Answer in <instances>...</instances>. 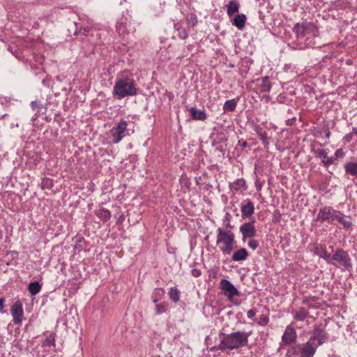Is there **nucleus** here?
<instances>
[{
	"label": "nucleus",
	"instance_id": "473e14b6",
	"mask_svg": "<svg viewBox=\"0 0 357 357\" xmlns=\"http://www.w3.org/2000/svg\"><path fill=\"white\" fill-rule=\"evenodd\" d=\"M54 337L52 335H49L48 337H47V338L45 339L43 344L45 346H51V345H54Z\"/></svg>",
	"mask_w": 357,
	"mask_h": 357
},
{
	"label": "nucleus",
	"instance_id": "4c0bfd02",
	"mask_svg": "<svg viewBox=\"0 0 357 357\" xmlns=\"http://www.w3.org/2000/svg\"><path fill=\"white\" fill-rule=\"evenodd\" d=\"M248 244L252 250H255L259 246L258 242L255 240H250Z\"/></svg>",
	"mask_w": 357,
	"mask_h": 357
},
{
	"label": "nucleus",
	"instance_id": "9b49d317",
	"mask_svg": "<svg viewBox=\"0 0 357 357\" xmlns=\"http://www.w3.org/2000/svg\"><path fill=\"white\" fill-rule=\"evenodd\" d=\"M317 345L310 340L300 346L302 357H312L317 351Z\"/></svg>",
	"mask_w": 357,
	"mask_h": 357
},
{
	"label": "nucleus",
	"instance_id": "c03bdc74",
	"mask_svg": "<svg viewBox=\"0 0 357 357\" xmlns=\"http://www.w3.org/2000/svg\"><path fill=\"white\" fill-rule=\"evenodd\" d=\"M4 302H5L4 298H0V312H1V313L4 312V311H3Z\"/></svg>",
	"mask_w": 357,
	"mask_h": 357
},
{
	"label": "nucleus",
	"instance_id": "aec40b11",
	"mask_svg": "<svg viewBox=\"0 0 357 357\" xmlns=\"http://www.w3.org/2000/svg\"><path fill=\"white\" fill-rule=\"evenodd\" d=\"M188 110L193 119L204 121L206 118V115L204 110H197L194 107H190Z\"/></svg>",
	"mask_w": 357,
	"mask_h": 357
},
{
	"label": "nucleus",
	"instance_id": "f03ea898",
	"mask_svg": "<svg viewBox=\"0 0 357 357\" xmlns=\"http://www.w3.org/2000/svg\"><path fill=\"white\" fill-rule=\"evenodd\" d=\"M216 244L224 255H230L233 250L236 248L234 233L231 230L218 228Z\"/></svg>",
	"mask_w": 357,
	"mask_h": 357
},
{
	"label": "nucleus",
	"instance_id": "72a5a7b5",
	"mask_svg": "<svg viewBox=\"0 0 357 357\" xmlns=\"http://www.w3.org/2000/svg\"><path fill=\"white\" fill-rule=\"evenodd\" d=\"M316 156L324 160L325 158H327L328 153L326 152V151L323 149H318L315 152Z\"/></svg>",
	"mask_w": 357,
	"mask_h": 357
},
{
	"label": "nucleus",
	"instance_id": "c85d7f7f",
	"mask_svg": "<svg viewBox=\"0 0 357 357\" xmlns=\"http://www.w3.org/2000/svg\"><path fill=\"white\" fill-rule=\"evenodd\" d=\"M165 294V291L163 289L158 288L155 289L153 296L152 301L153 303H157Z\"/></svg>",
	"mask_w": 357,
	"mask_h": 357
},
{
	"label": "nucleus",
	"instance_id": "3c124183",
	"mask_svg": "<svg viewBox=\"0 0 357 357\" xmlns=\"http://www.w3.org/2000/svg\"><path fill=\"white\" fill-rule=\"evenodd\" d=\"M329 136H330V132H328L326 133V137H329Z\"/></svg>",
	"mask_w": 357,
	"mask_h": 357
},
{
	"label": "nucleus",
	"instance_id": "39448f33",
	"mask_svg": "<svg viewBox=\"0 0 357 357\" xmlns=\"http://www.w3.org/2000/svg\"><path fill=\"white\" fill-rule=\"evenodd\" d=\"M220 288L223 292L224 295L231 301L234 296H238L240 292L231 284V282L226 279H222L220 282Z\"/></svg>",
	"mask_w": 357,
	"mask_h": 357
},
{
	"label": "nucleus",
	"instance_id": "b1692460",
	"mask_svg": "<svg viewBox=\"0 0 357 357\" xmlns=\"http://www.w3.org/2000/svg\"><path fill=\"white\" fill-rule=\"evenodd\" d=\"M97 216L104 222L109 220L111 218V213L108 209L106 208H100L98 213Z\"/></svg>",
	"mask_w": 357,
	"mask_h": 357
},
{
	"label": "nucleus",
	"instance_id": "393cba45",
	"mask_svg": "<svg viewBox=\"0 0 357 357\" xmlns=\"http://www.w3.org/2000/svg\"><path fill=\"white\" fill-rule=\"evenodd\" d=\"M28 289L32 296L36 295L41 290V285L38 282H33L29 284Z\"/></svg>",
	"mask_w": 357,
	"mask_h": 357
},
{
	"label": "nucleus",
	"instance_id": "cd10ccee",
	"mask_svg": "<svg viewBox=\"0 0 357 357\" xmlns=\"http://www.w3.org/2000/svg\"><path fill=\"white\" fill-rule=\"evenodd\" d=\"M169 296L170 299L173 302L176 303L179 301L180 292L176 288L171 287L169 289Z\"/></svg>",
	"mask_w": 357,
	"mask_h": 357
},
{
	"label": "nucleus",
	"instance_id": "de8ad7c7",
	"mask_svg": "<svg viewBox=\"0 0 357 357\" xmlns=\"http://www.w3.org/2000/svg\"><path fill=\"white\" fill-rule=\"evenodd\" d=\"M351 133H353V135H357V128H353Z\"/></svg>",
	"mask_w": 357,
	"mask_h": 357
},
{
	"label": "nucleus",
	"instance_id": "a19ab883",
	"mask_svg": "<svg viewBox=\"0 0 357 357\" xmlns=\"http://www.w3.org/2000/svg\"><path fill=\"white\" fill-rule=\"evenodd\" d=\"M256 314V311L253 309H251L250 310L248 311V313H247V316L249 319H253V318L255 317Z\"/></svg>",
	"mask_w": 357,
	"mask_h": 357
},
{
	"label": "nucleus",
	"instance_id": "8fccbe9b",
	"mask_svg": "<svg viewBox=\"0 0 357 357\" xmlns=\"http://www.w3.org/2000/svg\"><path fill=\"white\" fill-rule=\"evenodd\" d=\"M247 146V142H243V144H242V146L243 147H245Z\"/></svg>",
	"mask_w": 357,
	"mask_h": 357
},
{
	"label": "nucleus",
	"instance_id": "20e7f679",
	"mask_svg": "<svg viewBox=\"0 0 357 357\" xmlns=\"http://www.w3.org/2000/svg\"><path fill=\"white\" fill-rule=\"evenodd\" d=\"M129 124V121L121 119L110 129L108 135L113 144L119 143L124 137L133 133L134 130L128 128Z\"/></svg>",
	"mask_w": 357,
	"mask_h": 357
},
{
	"label": "nucleus",
	"instance_id": "2f4dec72",
	"mask_svg": "<svg viewBox=\"0 0 357 357\" xmlns=\"http://www.w3.org/2000/svg\"><path fill=\"white\" fill-rule=\"evenodd\" d=\"M177 31H178V36L181 39H183V40L185 39L188 36V33H187V31H185V29L178 27Z\"/></svg>",
	"mask_w": 357,
	"mask_h": 357
},
{
	"label": "nucleus",
	"instance_id": "79ce46f5",
	"mask_svg": "<svg viewBox=\"0 0 357 357\" xmlns=\"http://www.w3.org/2000/svg\"><path fill=\"white\" fill-rule=\"evenodd\" d=\"M342 225H343L344 229H349L351 226L352 223H351V222L344 219V220L342 221Z\"/></svg>",
	"mask_w": 357,
	"mask_h": 357
},
{
	"label": "nucleus",
	"instance_id": "0eeeda50",
	"mask_svg": "<svg viewBox=\"0 0 357 357\" xmlns=\"http://www.w3.org/2000/svg\"><path fill=\"white\" fill-rule=\"evenodd\" d=\"M10 313L15 324H21L23 319L24 310L22 303L17 300L12 305Z\"/></svg>",
	"mask_w": 357,
	"mask_h": 357
},
{
	"label": "nucleus",
	"instance_id": "bb28decb",
	"mask_svg": "<svg viewBox=\"0 0 357 357\" xmlns=\"http://www.w3.org/2000/svg\"><path fill=\"white\" fill-rule=\"evenodd\" d=\"M237 105V101L235 99L227 100L223 106L225 111L232 112L234 111Z\"/></svg>",
	"mask_w": 357,
	"mask_h": 357
},
{
	"label": "nucleus",
	"instance_id": "4468645a",
	"mask_svg": "<svg viewBox=\"0 0 357 357\" xmlns=\"http://www.w3.org/2000/svg\"><path fill=\"white\" fill-rule=\"evenodd\" d=\"M241 211L243 218L251 216L255 211L253 203L250 200L246 199L245 201V204H242Z\"/></svg>",
	"mask_w": 357,
	"mask_h": 357
},
{
	"label": "nucleus",
	"instance_id": "58836bf2",
	"mask_svg": "<svg viewBox=\"0 0 357 357\" xmlns=\"http://www.w3.org/2000/svg\"><path fill=\"white\" fill-rule=\"evenodd\" d=\"M297 354V350L295 347H292L290 349H289L287 352V356L288 357H293V355Z\"/></svg>",
	"mask_w": 357,
	"mask_h": 357
},
{
	"label": "nucleus",
	"instance_id": "5701e85b",
	"mask_svg": "<svg viewBox=\"0 0 357 357\" xmlns=\"http://www.w3.org/2000/svg\"><path fill=\"white\" fill-rule=\"evenodd\" d=\"M346 172L351 176H357V163L347 162L344 165Z\"/></svg>",
	"mask_w": 357,
	"mask_h": 357
},
{
	"label": "nucleus",
	"instance_id": "423d86ee",
	"mask_svg": "<svg viewBox=\"0 0 357 357\" xmlns=\"http://www.w3.org/2000/svg\"><path fill=\"white\" fill-rule=\"evenodd\" d=\"M337 211L334 210L330 206H324L319 211L317 215V221H328L331 224H334V218Z\"/></svg>",
	"mask_w": 357,
	"mask_h": 357
},
{
	"label": "nucleus",
	"instance_id": "a211bd4d",
	"mask_svg": "<svg viewBox=\"0 0 357 357\" xmlns=\"http://www.w3.org/2000/svg\"><path fill=\"white\" fill-rule=\"evenodd\" d=\"M230 188L236 192H243L247 188L245 181L243 178H238L230 184Z\"/></svg>",
	"mask_w": 357,
	"mask_h": 357
},
{
	"label": "nucleus",
	"instance_id": "c9c22d12",
	"mask_svg": "<svg viewBox=\"0 0 357 357\" xmlns=\"http://www.w3.org/2000/svg\"><path fill=\"white\" fill-rule=\"evenodd\" d=\"M344 219V218L343 214L342 213H340V211H337L335 216V218H334V224L336 222L342 224Z\"/></svg>",
	"mask_w": 357,
	"mask_h": 357
},
{
	"label": "nucleus",
	"instance_id": "6e6552de",
	"mask_svg": "<svg viewBox=\"0 0 357 357\" xmlns=\"http://www.w3.org/2000/svg\"><path fill=\"white\" fill-rule=\"evenodd\" d=\"M331 260L338 262L346 268H351V259L347 252L342 250H337L331 257Z\"/></svg>",
	"mask_w": 357,
	"mask_h": 357
},
{
	"label": "nucleus",
	"instance_id": "f8f14e48",
	"mask_svg": "<svg viewBox=\"0 0 357 357\" xmlns=\"http://www.w3.org/2000/svg\"><path fill=\"white\" fill-rule=\"evenodd\" d=\"M328 339L327 335L320 328H316L311 333L310 340L316 343L317 347L324 344Z\"/></svg>",
	"mask_w": 357,
	"mask_h": 357
},
{
	"label": "nucleus",
	"instance_id": "7ed1b4c3",
	"mask_svg": "<svg viewBox=\"0 0 357 357\" xmlns=\"http://www.w3.org/2000/svg\"><path fill=\"white\" fill-rule=\"evenodd\" d=\"M136 92L135 83L130 78L119 79L114 86L113 95L119 99L135 96Z\"/></svg>",
	"mask_w": 357,
	"mask_h": 357
},
{
	"label": "nucleus",
	"instance_id": "9d476101",
	"mask_svg": "<svg viewBox=\"0 0 357 357\" xmlns=\"http://www.w3.org/2000/svg\"><path fill=\"white\" fill-rule=\"evenodd\" d=\"M132 31L130 23L126 17H121L116 23V31L119 36L125 37Z\"/></svg>",
	"mask_w": 357,
	"mask_h": 357
},
{
	"label": "nucleus",
	"instance_id": "ddd939ff",
	"mask_svg": "<svg viewBox=\"0 0 357 357\" xmlns=\"http://www.w3.org/2000/svg\"><path fill=\"white\" fill-rule=\"evenodd\" d=\"M296 337L297 335L294 328L291 326H287L282 337V343L285 345H289L296 340Z\"/></svg>",
	"mask_w": 357,
	"mask_h": 357
},
{
	"label": "nucleus",
	"instance_id": "09e8293b",
	"mask_svg": "<svg viewBox=\"0 0 357 357\" xmlns=\"http://www.w3.org/2000/svg\"><path fill=\"white\" fill-rule=\"evenodd\" d=\"M89 29L88 27L84 29V33H86V32H89Z\"/></svg>",
	"mask_w": 357,
	"mask_h": 357
},
{
	"label": "nucleus",
	"instance_id": "e433bc0d",
	"mask_svg": "<svg viewBox=\"0 0 357 357\" xmlns=\"http://www.w3.org/2000/svg\"><path fill=\"white\" fill-rule=\"evenodd\" d=\"M335 161V158L333 157H328L327 156V158H325L324 160H322V162L326 165V166H329L331 165H332Z\"/></svg>",
	"mask_w": 357,
	"mask_h": 357
},
{
	"label": "nucleus",
	"instance_id": "2eb2a0df",
	"mask_svg": "<svg viewBox=\"0 0 357 357\" xmlns=\"http://www.w3.org/2000/svg\"><path fill=\"white\" fill-rule=\"evenodd\" d=\"M314 254L321 258H323L328 263L331 261V254L328 253L325 248L321 245H317L314 248Z\"/></svg>",
	"mask_w": 357,
	"mask_h": 357
},
{
	"label": "nucleus",
	"instance_id": "a878e982",
	"mask_svg": "<svg viewBox=\"0 0 357 357\" xmlns=\"http://www.w3.org/2000/svg\"><path fill=\"white\" fill-rule=\"evenodd\" d=\"M271 88V83L269 82V79L268 77H264L261 79V84L260 85V91L261 92H267L269 91Z\"/></svg>",
	"mask_w": 357,
	"mask_h": 357
},
{
	"label": "nucleus",
	"instance_id": "7c9ffc66",
	"mask_svg": "<svg viewBox=\"0 0 357 357\" xmlns=\"http://www.w3.org/2000/svg\"><path fill=\"white\" fill-rule=\"evenodd\" d=\"M269 318L266 314H261L257 319V324L260 326H264L268 324Z\"/></svg>",
	"mask_w": 357,
	"mask_h": 357
},
{
	"label": "nucleus",
	"instance_id": "412c9836",
	"mask_svg": "<svg viewBox=\"0 0 357 357\" xmlns=\"http://www.w3.org/2000/svg\"><path fill=\"white\" fill-rule=\"evenodd\" d=\"M293 31L298 38H303L306 34L307 28L304 24L296 23L293 28Z\"/></svg>",
	"mask_w": 357,
	"mask_h": 357
},
{
	"label": "nucleus",
	"instance_id": "49530a36",
	"mask_svg": "<svg viewBox=\"0 0 357 357\" xmlns=\"http://www.w3.org/2000/svg\"><path fill=\"white\" fill-rule=\"evenodd\" d=\"M192 273L195 277H199L201 275V271L199 269H193Z\"/></svg>",
	"mask_w": 357,
	"mask_h": 357
},
{
	"label": "nucleus",
	"instance_id": "37998d69",
	"mask_svg": "<svg viewBox=\"0 0 357 357\" xmlns=\"http://www.w3.org/2000/svg\"><path fill=\"white\" fill-rule=\"evenodd\" d=\"M31 106L33 110L38 109L40 108L39 104L37 101H32L31 103Z\"/></svg>",
	"mask_w": 357,
	"mask_h": 357
},
{
	"label": "nucleus",
	"instance_id": "6ab92c4d",
	"mask_svg": "<svg viewBox=\"0 0 357 357\" xmlns=\"http://www.w3.org/2000/svg\"><path fill=\"white\" fill-rule=\"evenodd\" d=\"M245 15L241 13L236 15L231 20V23L234 26H236L239 29H243L245 24L246 21Z\"/></svg>",
	"mask_w": 357,
	"mask_h": 357
},
{
	"label": "nucleus",
	"instance_id": "a18cd8bd",
	"mask_svg": "<svg viewBox=\"0 0 357 357\" xmlns=\"http://www.w3.org/2000/svg\"><path fill=\"white\" fill-rule=\"evenodd\" d=\"M353 138V133L350 132L345 135L344 140L347 142H350Z\"/></svg>",
	"mask_w": 357,
	"mask_h": 357
},
{
	"label": "nucleus",
	"instance_id": "dca6fc26",
	"mask_svg": "<svg viewBox=\"0 0 357 357\" xmlns=\"http://www.w3.org/2000/svg\"><path fill=\"white\" fill-rule=\"evenodd\" d=\"M248 257V252L244 248H242L235 251L231 257V259L234 261H245Z\"/></svg>",
	"mask_w": 357,
	"mask_h": 357
},
{
	"label": "nucleus",
	"instance_id": "1a4fd4ad",
	"mask_svg": "<svg viewBox=\"0 0 357 357\" xmlns=\"http://www.w3.org/2000/svg\"><path fill=\"white\" fill-rule=\"evenodd\" d=\"M239 231L242 234L243 241H245L246 238L255 237L256 236V229L254 225V221L243 224L240 227Z\"/></svg>",
	"mask_w": 357,
	"mask_h": 357
},
{
	"label": "nucleus",
	"instance_id": "f704fd0d",
	"mask_svg": "<svg viewBox=\"0 0 357 357\" xmlns=\"http://www.w3.org/2000/svg\"><path fill=\"white\" fill-rule=\"evenodd\" d=\"M155 314H160L165 312V306L164 304H158L155 305Z\"/></svg>",
	"mask_w": 357,
	"mask_h": 357
},
{
	"label": "nucleus",
	"instance_id": "ea45409f",
	"mask_svg": "<svg viewBox=\"0 0 357 357\" xmlns=\"http://www.w3.org/2000/svg\"><path fill=\"white\" fill-rule=\"evenodd\" d=\"M335 158H342L344 155V153L342 151V149H339L335 151Z\"/></svg>",
	"mask_w": 357,
	"mask_h": 357
},
{
	"label": "nucleus",
	"instance_id": "f3484780",
	"mask_svg": "<svg viewBox=\"0 0 357 357\" xmlns=\"http://www.w3.org/2000/svg\"><path fill=\"white\" fill-rule=\"evenodd\" d=\"M226 7L227 14L231 17L233 15L238 13L240 5L236 0H230L226 5Z\"/></svg>",
	"mask_w": 357,
	"mask_h": 357
},
{
	"label": "nucleus",
	"instance_id": "4be33fe9",
	"mask_svg": "<svg viewBox=\"0 0 357 357\" xmlns=\"http://www.w3.org/2000/svg\"><path fill=\"white\" fill-rule=\"evenodd\" d=\"M308 315V311L304 307H300L293 313L294 318L297 321H303Z\"/></svg>",
	"mask_w": 357,
	"mask_h": 357
},
{
	"label": "nucleus",
	"instance_id": "c756f323",
	"mask_svg": "<svg viewBox=\"0 0 357 357\" xmlns=\"http://www.w3.org/2000/svg\"><path fill=\"white\" fill-rule=\"evenodd\" d=\"M255 130L257 131L259 139L262 142V143L265 145H267L268 144L267 133L265 132H262L261 129L259 128L258 127L256 128Z\"/></svg>",
	"mask_w": 357,
	"mask_h": 357
},
{
	"label": "nucleus",
	"instance_id": "f257e3e1",
	"mask_svg": "<svg viewBox=\"0 0 357 357\" xmlns=\"http://www.w3.org/2000/svg\"><path fill=\"white\" fill-rule=\"evenodd\" d=\"M251 333L237 331L225 335L220 341L218 349L225 350H232L240 347H245L248 342V337Z\"/></svg>",
	"mask_w": 357,
	"mask_h": 357
}]
</instances>
